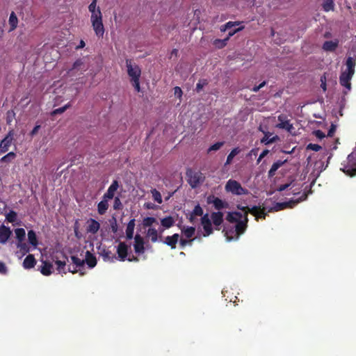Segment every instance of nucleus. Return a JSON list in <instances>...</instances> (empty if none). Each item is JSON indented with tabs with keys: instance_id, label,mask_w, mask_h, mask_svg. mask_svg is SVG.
<instances>
[{
	"instance_id": "a211bd4d",
	"label": "nucleus",
	"mask_w": 356,
	"mask_h": 356,
	"mask_svg": "<svg viewBox=\"0 0 356 356\" xmlns=\"http://www.w3.org/2000/svg\"><path fill=\"white\" fill-rule=\"evenodd\" d=\"M202 225L204 231V236H209L212 233L211 222L207 214L202 218Z\"/></svg>"
},
{
	"instance_id": "79ce46f5",
	"label": "nucleus",
	"mask_w": 356,
	"mask_h": 356,
	"mask_svg": "<svg viewBox=\"0 0 356 356\" xmlns=\"http://www.w3.org/2000/svg\"><path fill=\"white\" fill-rule=\"evenodd\" d=\"M240 152H241V150L238 147L233 149L231 151V152L229 154V155L227 156L225 164L226 165L230 164L232 163L234 157L235 156H236L238 154H239Z\"/></svg>"
},
{
	"instance_id": "0e129e2a",
	"label": "nucleus",
	"mask_w": 356,
	"mask_h": 356,
	"mask_svg": "<svg viewBox=\"0 0 356 356\" xmlns=\"http://www.w3.org/2000/svg\"><path fill=\"white\" fill-rule=\"evenodd\" d=\"M323 163H321V162L315 161L314 163V168H321V169H323ZM320 171H322V170H321Z\"/></svg>"
},
{
	"instance_id": "ddd939ff",
	"label": "nucleus",
	"mask_w": 356,
	"mask_h": 356,
	"mask_svg": "<svg viewBox=\"0 0 356 356\" xmlns=\"http://www.w3.org/2000/svg\"><path fill=\"white\" fill-rule=\"evenodd\" d=\"M353 74H350L346 72H342L339 76L340 84L347 88L348 90L351 89L350 81L353 76Z\"/></svg>"
},
{
	"instance_id": "473e14b6",
	"label": "nucleus",
	"mask_w": 356,
	"mask_h": 356,
	"mask_svg": "<svg viewBox=\"0 0 356 356\" xmlns=\"http://www.w3.org/2000/svg\"><path fill=\"white\" fill-rule=\"evenodd\" d=\"M90 268H93L97 264V260L95 256L90 254L88 251L86 252V258L84 260Z\"/></svg>"
},
{
	"instance_id": "412c9836",
	"label": "nucleus",
	"mask_w": 356,
	"mask_h": 356,
	"mask_svg": "<svg viewBox=\"0 0 356 356\" xmlns=\"http://www.w3.org/2000/svg\"><path fill=\"white\" fill-rule=\"evenodd\" d=\"M280 140L278 136H273L270 132H264V136L261 140V143L268 145Z\"/></svg>"
},
{
	"instance_id": "9b49d317",
	"label": "nucleus",
	"mask_w": 356,
	"mask_h": 356,
	"mask_svg": "<svg viewBox=\"0 0 356 356\" xmlns=\"http://www.w3.org/2000/svg\"><path fill=\"white\" fill-rule=\"evenodd\" d=\"M127 72L131 80L139 79L140 76V69L136 65H132L131 62L127 61Z\"/></svg>"
},
{
	"instance_id": "e2e57ef3",
	"label": "nucleus",
	"mask_w": 356,
	"mask_h": 356,
	"mask_svg": "<svg viewBox=\"0 0 356 356\" xmlns=\"http://www.w3.org/2000/svg\"><path fill=\"white\" fill-rule=\"evenodd\" d=\"M15 154L13 153V152H10L8 154H7L6 156H4L1 160L2 161H6V157H9L10 159H13L15 158Z\"/></svg>"
},
{
	"instance_id": "cd10ccee",
	"label": "nucleus",
	"mask_w": 356,
	"mask_h": 356,
	"mask_svg": "<svg viewBox=\"0 0 356 356\" xmlns=\"http://www.w3.org/2000/svg\"><path fill=\"white\" fill-rule=\"evenodd\" d=\"M75 70L80 71L81 74L86 70V67L81 60H77L74 62L72 68L70 70L72 74H74L73 72Z\"/></svg>"
},
{
	"instance_id": "c9c22d12",
	"label": "nucleus",
	"mask_w": 356,
	"mask_h": 356,
	"mask_svg": "<svg viewBox=\"0 0 356 356\" xmlns=\"http://www.w3.org/2000/svg\"><path fill=\"white\" fill-rule=\"evenodd\" d=\"M195 229L193 227L184 226L181 228V232H182L183 235L187 238L192 237L195 234Z\"/></svg>"
},
{
	"instance_id": "f257e3e1",
	"label": "nucleus",
	"mask_w": 356,
	"mask_h": 356,
	"mask_svg": "<svg viewBox=\"0 0 356 356\" xmlns=\"http://www.w3.org/2000/svg\"><path fill=\"white\" fill-rule=\"evenodd\" d=\"M298 201H289L284 202L276 203L273 207L269 209L264 207L261 209L257 207L252 208L243 207L238 211L229 212L227 214V220L233 226L231 228H226L224 230L225 236L228 241L232 240H236L239 238L240 235L244 233L248 223V213L250 212L256 217L257 219L259 218H265V211L268 209V211H280L286 207H292Z\"/></svg>"
},
{
	"instance_id": "393cba45",
	"label": "nucleus",
	"mask_w": 356,
	"mask_h": 356,
	"mask_svg": "<svg viewBox=\"0 0 356 356\" xmlns=\"http://www.w3.org/2000/svg\"><path fill=\"white\" fill-rule=\"evenodd\" d=\"M159 225L158 220L153 217H146L143 220V225L145 227H154Z\"/></svg>"
},
{
	"instance_id": "aec40b11",
	"label": "nucleus",
	"mask_w": 356,
	"mask_h": 356,
	"mask_svg": "<svg viewBox=\"0 0 356 356\" xmlns=\"http://www.w3.org/2000/svg\"><path fill=\"white\" fill-rule=\"evenodd\" d=\"M71 260L73 263V266L72 267L69 266L68 270L73 273L78 272L79 268L82 267V266L83 265V264L85 262V261L83 259H80L78 257H76L74 256L71 257Z\"/></svg>"
},
{
	"instance_id": "58836bf2",
	"label": "nucleus",
	"mask_w": 356,
	"mask_h": 356,
	"mask_svg": "<svg viewBox=\"0 0 356 356\" xmlns=\"http://www.w3.org/2000/svg\"><path fill=\"white\" fill-rule=\"evenodd\" d=\"M284 161H277L276 162H275L270 170L268 171V176L269 177H273L275 175L276 171L278 170L279 168H280L283 164H284Z\"/></svg>"
},
{
	"instance_id": "bf43d9fd",
	"label": "nucleus",
	"mask_w": 356,
	"mask_h": 356,
	"mask_svg": "<svg viewBox=\"0 0 356 356\" xmlns=\"http://www.w3.org/2000/svg\"><path fill=\"white\" fill-rule=\"evenodd\" d=\"M131 81L133 82V86H134L136 90L139 92L140 89L139 79H134L131 80Z\"/></svg>"
},
{
	"instance_id": "49530a36",
	"label": "nucleus",
	"mask_w": 356,
	"mask_h": 356,
	"mask_svg": "<svg viewBox=\"0 0 356 356\" xmlns=\"http://www.w3.org/2000/svg\"><path fill=\"white\" fill-rule=\"evenodd\" d=\"M224 145V142H218L213 145H211L209 149L208 152H211L213 151H217L218 150L222 145Z\"/></svg>"
},
{
	"instance_id": "338daca9",
	"label": "nucleus",
	"mask_w": 356,
	"mask_h": 356,
	"mask_svg": "<svg viewBox=\"0 0 356 356\" xmlns=\"http://www.w3.org/2000/svg\"><path fill=\"white\" fill-rule=\"evenodd\" d=\"M204 84V83H201L200 81L197 83L196 90L197 92H200L202 89Z\"/></svg>"
},
{
	"instance_id": "a878e982",
	"label": "nucleus",
	"mask_w": 356,
	"mask_h": 356,
	"mask_svg": "<svg viewBox=\"0 0 356 356\" xmlns=\"http://www.w3.org/2000/svg\"><path fill=\"white\" fill-rule=\"evenodd\" d=\"M223 214L222 212H213L211 216V219L216 227L221 225L222 222Z\"/></svg>"
},
{
	"instance_id": "de8ad7c7",
	"label": "nucleus",
	"mask_w": 356,
	"mask_h": 356,
	"mask_svg": "<svg viewBox=\"0 0 356 356\" xmlns=\"http://www.w3.org/2000/svg\"><path fill=\"white\" fill-rule=\"evenodd\" d=\"M203 213V210L200 205L195 207L192 215L200 216Z\"/></svg>"
},
{
	"instance_id": "7ed1b4c3",
	"label": "nucleus",
	"mask_w": 356,
	"mask_h": 356,
	"mask_svg": "<svg viewBox=\"0 0 356 356\" xmlns=\"http://www.w3.org/2000/svg\"><path fill=\"white\" fill-rule=\"evenodd\" d=\"M227 192L233 195H241L248 194V191L242 187L241 184L236 180L229 179L225 186Z\"/></svg>"
},
{
	"instance_id": "4be33fe9",
	"label": "nucleus",
	"mask_w": 356,
	"mask_h": 356,
	"mask_svg": "<svg viewBox=\"0 0 356 356\" xmlns=\"http://www.w3.org/2000/svg\"><path fill=\"white\" fill-rule=\"evenodd\" d=\"M5 216L6 220L13 225H19L21 224V221L18 220L17 213L14 211H10L6 213Z\"/></svg>"
},
{
	"instance_id": "9d476101",
	"label": "nucleus",
	"mask_w": 356,
	"mask_h": 356,
	"mask_svg": "<svg viewBox=\"0 0 356 356\" xmlns=\"http://www.w3.org/2000/svg\"><path fill=\"white\" fill-rule=\"evenodd\" d=\"M207 203L212 204L215 209L218 210L227 208L228 207V204L226 202L213 195H210L207 197Z\"/></svg>"
},
{
	"instance_id": "603ef678",
	"label": "nucleus",
	"mask_w": 356,
	"mask_h": 356,
	"mask_svg": "<svg viewBox=\"0 0 356 356\" xmlns=\"http://www.w3.org/2000/svg\"><path fill=\"white\" fill-rule=\"evenodd\" d=\"M69 107V105H65L63 107H60L59 108H57V109H55L53 112H52V114L53 115H56V114H60V113H63V112L65 111V110Z\"/></svg>"
},
{
	"instance_id": "4c0bfd02",
	"label": "nucleus",
	"mask_w": 356,
	"mask_h": 356,
	"mask_svg": "<svg viewBox=\"0 0 356 356\" xmlns=\"http://www.w3.org/2000/svg\"><path fill=\"white\" fill-rule=\"evenodd\" d=\"M53 260L55 261L56 264L57 265V270H58V272L65 273V266L66 264L65 259L60 260L58 257H54Z\"/></svg>"
},
{
	"instance_id": "a19ab883",
	"label": "nucleus",
	"mask_w": 356,
	"mask_h": 356,
	"mask_svg": "<svg viewBox=\"0 0 356 356\" xmlns=\"http://www.w3.org/2000/svg\"><path fill=\"white\" fill-rule=\"evenodd\" d=\"M102 256L106 261L113 262L117 259V257L109 251L104 250L102 253Z\"/></svg>"
},
{
	"instance_id": "37998d69",
	"label": "nucleus",
	"mask_w": 356,
	"mask_h": 356,
	"mask_svg": "<svg viewBox=\"0 0 356 356\" xmlns=\"http://www.w3.org/2000/svg\"><path fill=\"white\" fill-rule=\"evenodd\" d=\"M227 41H228V38H225L223 40H220V39H216L214 41H213V45L216 47V48H218V49H222L224 47L226 46L227 43Z\"/></svg>"
},
{
	"instance_id": "6ab92c4d",
	"label": "nucleus",
	"mask_w": 356,
	"mask_h": 356,
	"mask_svg": "<svg viewBox=\"0 0 356 356\" xmlns=\"http://www.w3.org/2000/svg\"><path fill=\"white\" fill-rule=\"evenodd\" d=\"M118 186V182L116 180L113 181L111 185L108 187L107 192L104 195V199H106L107 200L113 199Z\"/></svg>"
},
{
	"instance_id": "3c124183",
	"label": "nucleus",
	"mask_w": 356,
	"mask_h": 356,
	"mask_svg": "<svg viewBox=\"0 0 356 356\" xmlns=\"http://www.w3.org/2000/svg\"><path fill=\"white\" fill-rule=\"evenodd\" d=\"M17 247L24 252H28L29 251L27 245L25 243H23V242H17Z\"/></svg>"
},
{
	"instance_id": "0eeeda50",
	"label": "nucleus",
	"mask_w": 356,
	"mask_h": 356,
	"mask_svg": "<svg viewBox=\"0 0 356 356\" xmlns=\"http://www.w3.org/2000/svg\"><path fill=\"white\" fill-rule=\"evenodd\" d=\"M163 232V228L149 227L147 230L146 236L153 243L161 241V236Z\"/></svg>"
},
{
	"instance_id": "423d86ee",
	"label": "nucleus",
	"mask_w": 356,
	"mask_h": 356,
	"mask_svg": "<svg viewBox=\"0 0 356 356\" xmlns=\"http://www.w3.org/2000/svg\"><path fill=\"white\" fill-rule=\"evenodd\" d=\"M179 241L181 247H184L186 244L191 243L193 240L188 241L187 239L179 238V235L178 234H175L172 236H166L162 241L165 244L170 246L171 248H175Z\"/></svg>"
},
{
	"instance_id": "09e8293b",
	"label": "nucleus",
	"mask_w": 356,
	"mask_h": 356,
	"mask_svg": "<svg viewBox=\"0 0 356 356\" xmlns=\"http://www.w3.org/2000/svg\"><path fill=\"white\" fill-rule=\"evenodd\" d=\"M313 135H314L316 138L321 140L325 138L326 135L321 130H314L313 131Z\"/></svg>"
},
{
	"instance_id": "20e7f679",
	"label": "nucleus",
	"mask_w": 356,
	"mask_h": 356,
	"mask_svg": "<svg viewBox=\"0 0 356 356\" xmlns=\"http://www.w3.org/2000/svg\"><path fill=\"white\" fill-rule=\"evenodd\" d=\"M129 249V246L128 245L122 242L120 243L116 248V252L118 254L117 259L120 261H124L125 259H127L129 261H138L136 257L128 254Z\"/></svg>"
},
{
	"instance_id": "5701e85b",
	"label": "nucleus",
	"mask_w": 356,
	"mask_h": 356,
	"mask_svg": "<svg viewBox=\"0 0 356 356\" xmlns=\"http://www.w3.org/2000/svg\"><path fill=\"white\" fill-rule=\"evenodd\" d=\"M42 265L40 266V272L44 275H49L51 274L53 270V265L47 261L42 260L41 261Z\"/></svg>"
},
{
	"instance_id": "774afa93",
	"label": "nucleus",
	"mask_w": 356,
	"mask_h": 356,
	"mask_svg": "<svg viewBox=\"0 0 356 356\" xmlns=\"http://www.w3.org/2000/svg\"><path fill=\"white\" fill-rule=\"evenodd\" d=\"M321 149V146L317 144H313V152H318Z\"/></svg>"
},
{
	"instance_id": "f3484780",
	"label": "nucleus",
	"mask_w": 356,
	"mask_h": 356,
	"mask_svg": "<svg viewBox=\"0 0 356 356\" xmlns=\"http://www.w3.org/2000/svg\"><path fill=\"white\" fill-rule=\"evenodd\" d=\"M134 248L135 252L138 254H140L144 252V240L140 235H136L135 236Z\"/></svg>"
},
{
	"instance_id": "dca6fc26",
	"label": "nucleus",
	"mask_w": 356,
	"mask_h": 356,
	"mask_svg": "<svg viewBox=\"0 0 356 356\" xmlns=\"http://www.w3.org/2000/svg\"><path fill=\"white\" fill-rule=\"evenodd\" d=\"M12 234L10 227L3 225L0 226V243L5 244Z\"/></svg>"
},
{
	"instance_id": "39448f33",
	"label": "nucleus",
	"mask_w": 356,
	"mask_h": 356,
	"mask_svg": "<svg viewBox=\"0 0 356 356\" xmlns=\"http://www.w3.org/2000/svg\"><path fill=\"white\" fill-rule=\"evenodd\" d=\"M102 15L90 17V22L95 35L98 38H102L104 34V26L103 24Z\"/></svg>"
},
{
	"instance_id": "2eb2a0df",
	"label": "nucleus",
	"mask_w": 356,
	"mask_h": 356,
	"mask_svg": "<svg viewBox=\"0 0 356 356\" xmlns=\"http://www.w3.org/2000/svg\"><path fill=\"white\" fill-rule=\"evenodd\" d=\"M339 44L338 39L334 40L325 41L322 45V49L326 52H334L337 49Z\"/></svg>"
},
{
	"instance_id": "7c9ffc66",
	"label": "nucleus",
	"mask_w": 356,
	"mask_h": 356,
	"mask_svg": "<svg viewBox=\"0 0 356 356\" xmlns=\"http://www.w3.org/2000/svg\"><path fill=\"white\" fill-rule=\"evenodd\" d=\"M355 65V60L352 57H348L346 62V65L347 67V70L346 72L354 74Z\"/></svg>"
},
{
	"instance_id": "4468645a",
	"label": "nucleus",
	"mask_w": 356,
	"mask_h": 356,
	"mask_svg": "<svg viewBox=\"0 0 356 356\" xmlns=\"http://www.w3.org/2000/svg\"><path fill=\"white\" fill-rule=\"evenodd\" d=\"M100 228V224L95 219L90 218L86 221V232L88 234H95Z\"/></svg>"
},
{
	"instance_id": "f704fd0d",
	"label": "nucleus",
	"mask_w": 356,
	"mask_h": 356,
	"mask_svg": "<svg viewBox=\"0 0 356 356\" xmlns=\"http://www.w3.org/2000/svg\"><path fill=\"white\" fill-rule=\"evenodd\" d=\"M28 241L31 245H32L35 248L38 245V238L36 236V234L34 231L30 230L28 232Z\"/></svg>"
},
{
	"instance_id": "1a4fd4ad",
	"label": "nucleus",
	"mask_w": 356,
	"mask_h": 356,
	"mask_svg": "<svg viewBox=\"0 0 356 356\" xmlns=\"http://www.w3.org/2000/svg\"><path fill=\"white\" fill-rule=\"evenodd\" d=\"M279 123L276 125V127L280 129H286L291 134H294V128L293 125L289 122V120L287 119V117L284 115H280L278 116Z\"/></svg>"
},
{
	"instance_id": "13d9d810",
	"label": "nucleus",
	"mask_w": 356,
	"mask_h": 356,
	"mask_svg": "<svg viewBox=\"0 0 356 356\" xmlns=\"http://www.w3.org/2000/svg\"><path fill=\"white\" fill-rule=\"evenodd\" d=\"M321 87L323 91H325L327 88H326V79H325V76H323L321 77Z\"/></svg>"
},
{
	"instance_id": "864d4df0",
	"label": "nucleus",
	"mask_w": 356,
	"mask_h": 356,
	"mask_svg": "<svg viewBox=\"0 0 356 356\" xmlns=\"http://www.w3.org/2000/svg\"><path fill=\"white\" fill-rule=\"evenodd\" d=\"M241 24V22L236 21V22H228L225 24V28H227L228 29L230 28H232L236 26H238Z\"/></svg>"
},
{
	"instance_id": "b1692460",
	"label": "nucleus",
	"mask_w": 356,
	"mask_h": 356,
	"mask_svg": "<svg viewBox=\"0 0 356 356\" xmlns=\"http://www.w3.org/2000/svg\"><path fill=\"white\" fill-rule=\"evenodd\" d=\"M175 220L172 216H168L163 218L161 220V225L160 228H163V230L165 229H169L175 224Z\"/></svg>"
},
{
	"instance_id": "bb28decb",
	"label": "nucleus",
	"mask_w": 356,
	"mask_h": 356,
	"mask_svg": "<svg viewBox=\"0 0 356 356\" xmlns=\"http://www.w3.org/2000/svg\"><path fill=\"white\" fill-rule=\"evenodd\" d=\"M8 24L10 26L9 32L14 31L18 24V19L14 12H12L9 17Z\"/></svg>"
},
{
	"instance_id": "69168bd1",
	"label": "nucleus",
	"mask_w": 356,
	"mask_h": 356,
	"mask_svg": "<svg viewBox=\"0 0 356 356\" xmlns=\"http://www.w3.org/2000/svg\"><path fill=\"white\" fill-rule=\"evenodd\" d=\"M40 125H36V126L33 128V129L31 131V134H31L32 136H35V135L38 133V130L40 129Z\"/></svg>"
},
{
	"instance_id": "f8f14e48",
	"label": "nucleus",
	"mask_w": 356,
	"mask_h": 356,
	"mask_svg": "<svg viewBox=\"0 0 356 356\" xmlns=\"http://www.w3.org/2000/svg\"><path fill=\"white\" fill-rule=\"evenodd\" d=\"M13 140V133L10 131L0 143V154L6 152Z\"/></svg>"
},
{
	"instance_id": "8fccbe9b",
	"label": "nucleus",
	"mask_w": 356,
	"mask_h": 356,
	"mask_svg": "<svg viewBox=\"0 0 356 356\" xmlns=\"http://www.w3.org/2000/svg\"><path fill=\"white\" fill-rule=\"evenodd\" d=\"M244 29V26H239L238 28H237L236 29L234 30V31H229L228 33V35L226 38H228V40H229V38L233 36L235 33H236L237 32L240 31H242L243 29Z\"/></svg>"
},
{
	"instance_id": "e433bc0d",
	"label": "nucleus",
	"mask_w": 356,
	"mask_h": 356,
	"mask_svg": "<svg viewBox=\"0 0 356 356\" xmlns=\"http://www.w3.org/2000/svg\"><path fill=\"white\" fill-rule=\"evenodd\" d=\"M14 232L18 242H23L26 236L25 229L23 228H17L14 230Z\"/></svg>"
},
{
	"instance_id": "c756f323",
	"label": "nucleus",
	"mask_w": 356,
	"mask_h": 356,
	"mask_svg": "<svg viewBox=\"0 0 356 356\" xmlns=\"http://www.w3.org/2000/svg\"><path fill=\"white\" fill-rule=\"evenodd\" d=\"M88 10L91 13L90 17H94L95 16L98 17L102 15L100 8L97 6V4L90 3L88 6Z\"/></svg>"
},
{
	"instance_id": "5fc2aeb1",
	"label": "nucleus",
	"mask_w": 356,
	"mask_h": 356,
	"mask_svg": "<svg viewBox=\"0 0 356 356\" xmlns=\"http://www.w3.org/2000/svg\"><path fill=\"white\" fill-rule=\"evenodd\" d=\"M174 94L175 96H177L179 99H181V96H182V90L181 89L178 87V86H176L175 88H174Z\"/></svg>"
},
{
	"instance_id": "6e6d98bb",
	"label": "nucleus",
	"mask_w": 356,
	"mask_h": 356,
	"mask_svg": "<svg viewBox=\"0 0 356 356\" xmlns=\"http://www.w3.org/2000/svg\"><path fill=\"white\" fill-rule=\"evenodd\" d=\"M336 131V126L333 124H331L330 128L328 131L327 136L328 137H332Z\"/></svg>"
},
{
	"instance_id": "c85d7f7f",
	"label": "nucleus",
	"mask_w": 356,
	"mask_h": 356,
	"mask_svg": "<svg viewBox=\"0 0 356 356\" xmlns=\"http://www.w3.org/2000/svg\"><path fill=\"white\" fill-rule=\"evenodd\" d=\"M35 259L32 254L28 255L24 260L23 266L24 268L29 269L34 267Z\"/></svg>"
},
{
	"instance_id": "4d7b16f0",
	"label": "nucleus",
	"mask_w": 356,
	"mask_h": 356,
	"mask_svg": "<svg viewBox=\"0 0 356 356\" xmlns=\"http://www.w3.org/2000/svg\"><path fill=\"white\" fill-rule=\"evenodd\" d=\"M266 81H263L261 83L259 86H256L252 88V91L257 92H258L261 88H263L266 85Z\"/></svg>"
},
{
	"instance_id": "72a5a7b5",
	"label": "nucleus",
	"mask_w": 356,
	"mask_h": 356,
	"mask_svg": "<svg viewBox=\"0 0 356 356\" xmlns=\"http://www.w3.org/2000/svg\"><path fill=\"white\" fill-rule=\"evenodd\" d=\"M134 227H135V220L133 219L129 221V222L127 225V229H126V235L129 239H131L133 238Z\"/></svg>"
},
{
	"instance_id": "6e6552de",
	"label": "nucleus",
	"mask_w": 356,
	"mask_h": 356,
	"mask_svg": "<svg viewBox=\"0 0 356 356\" xmlns=\"http://www.w3.org/2000/svg\"><path fill=\"white\" fill-rule=\"evenodd\" d=\"M188 183L192 188L197 187L204 180L202 174L200 172L189 171L187 172Z\"/></svg>"
},
{
	"instance_id": "a18cd8bd",
	"label": "nucleus",
	"mask_w": 356,
	"mask_h": 356,
	"mask_svg": "<svg viewBox=\"0 0 356 356\" xmlns=\"http://www.w3.org/2000/svg\"><path fill=\"white\" fill-rule=\"evenodd\" d=\"M293 186H294L293 181H291L289 183L280 185L277 188V191L281 192V191H284L287 190V189H292V188Z\"/></svg>"
},
{
	"instance_id": "052dcab7",
	"label": "nucleus",
	"mask_w": 356,
	"mask_h": 356,
	"mask_svg": "<svg viewBox=\"0 0 356 356\" xmlns=\"http://www.w3.org/2000/svg\"><path fill=\"white\" fill-rule=\"evenodd\" d=\"M269 151L268 149L264 150L259 155L258 159H257V163H259L261 161V159L265 157L268 154Z\"/></svg>"
},
{
	"instance_id": "c03bdc74",
	"label": "nucleus",
	"mask_w": 356,
	"mask_h": 356,
	"mask_svg": "<svg viewBox=\"0 0 356 356\" xmlns=\"http://www.w3.org/2000/svg\"><path fill=\"white\" fill-rule=\"evenodd\" d=\"M151 193H152V197L155 202H156L159 204L162 203L161 195L157 190L152 189L151 191Z\"/></svg>"
},
{
	"instance_id": "680f3d73",
	"label": "nucleus",
	"mask_w": 356,
	"mask_h": 356,
	"mask_svg": "<svg viewBox=\"0 0 356 356\" xmlns=\"http://www.w3.org/2000/svg\"><path fill=\"white\" fill-rule=\"evenodd\" d=\"M7 272V268L3 262L0 261V273L1 274H6Z\"/></svg>"
},
{
	"instance_id": "ea45409f",
	"label": "nucleus",
	"mask_w": 356,
	"mask_h": 356,
	"mask_svg": "<svg viewBox=\"0 0 356 356\" xmlns=\"http://www.w3.org/2000/svg\"><path fill=\"white\" fill-rule=\"evenodd\" d=\"M322 7L324 11L329 12L333 10L334 8V3L333 0H324Z\"/></svg>"
},
{
	"instance_id": "2f4dec72",
	"label": "nucleus",
	"mask_w": 356,
	"mask_h": 356,
	"mask_svg": "<svg viewBox=\"0 0 356 356\" xmlns=\"http://www.w3.org/2000/svg\"><path fill=\"white\" fill-rule=\"evenodd\" d=\"M106 199H104L98 204L97 211L101 215L104 214L108 208V204Z\"/></svg>"
},
{
	"instance_id": "f03ea898",
	"label": "nucleus",
	"mask_w": 356,
	"mask_h": 356,
	"mask_svg": "<svg viewBox=\"0 0 356 356\" xmlns=\"http://www.w3.org/2000/svg\"><path fill=\"white\" fill-rule=\"evenodd\" d=\"M341 170L350 177L356 175V151L350 154L346 160L341 163Z\"/></svg>"
}]
</instances>
